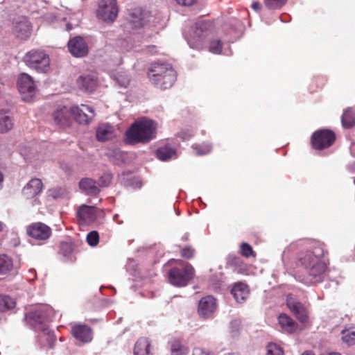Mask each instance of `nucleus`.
<instances>
[{"mask_svg":"<svg viewBox=\"0 0 355 355\" xmlns=\"http://www.w3.org/2000/svg\"><path fill=\"white\" fill-rule=\"evenodd\" d=\"M137 37H138L137 35H134L127 40H123L121 43V48L127 51L136 48L137 45H135L133 42H135Z\"/></svg>","mask_w":355,"mask_h":355,"instance_id":"nucleus-41","label":"nucleus"},{"mask_svg":"<svg viewBox=\"0 0 355 355\" xmlns=\"http://www.w3.org/2000/svg\"><path fill=\"white\" fill-rule=\"evenodd\" d=\"M320 254V248H315L314 252L306 250L298 254V262L306 270V275L300 279L303 283L312 285L323 281L327 266Z\"/></svg>","mask_w":355,"mask_h":355,"instance_id":"nucleus-1","label":"nucleus"},{"mask_svg":"<svg viewBox=\"0 0 355 355\" xmlns=\"http://www.w3.org/2000/svg\"><path fill=\"white\" fill-rule=\"evenodd\" d=\"M181 263V268L175 267L168 272V280L171 284L175 286L182 287L186 286L193 278L194 269L188 263Z\"/></svg>","mask_w":355,"mask_h":355,"instance_id":"nucleus-5","label":"nucleus"},{"mask_svg":"<svg viewBox=\"0 0 355 355\" xmlns=\"http://www.w3.org/2000/svg\"><path fill=\"white\" fill-rule=\"evenodd\" d=\"M350 153L355 157V142L352 143L350 146Z\"/></svg>","mask_w":355,"mask_h":355,"instance_id":"nucleus-50","label":"nucleus"},{"mask_svg":"<svg viewBox=\"0 0 355 355\" xmlns=\"http://www.w3.org/2000/svg\"><path fill=\"white\" fill-rule=\"evenodd\" d=\"M20 154L26 161H29L33 158V152L31 149H29L26 147H22L20 149Z\"/></svg>","mask_w":355,"mask_h":355,"instance_id":"nucleus-45","label":"nucleus"},{"mask_svg":"<svg viewBox=\"0 0 355 355\" xmlns=\"http://www.w3.org/2000/svg\"><path fill=\"white\" fill-rule=\"evenodd\" d=\"M109 157L115 164H120L121 163L125 162L126 155L121 150L116 149L112 152H110L109 153Z\"/></svg>","mask_w":355,"mask_h":355,"instance_id":"nucleus-35","label":"nucleus"},{"mask_svg":"<svg viewBox=\"0 0 355 355\" xmlns=\"http://www.w3.org/2000/svg\"><path fill=\"white\" fill-rule=\"evenodd\" d=\"M335 140V135L329 130H318L312 135L311 144L314 148L321 150L331 146Z\"/></svg>","mask_w":355,"mask_h":355,"instance_id":"nucleus-8","label":"nucleus"},{"mask_svg":"<svg viewBox=\"0 0 355 355\" xmlns=\"http://www.w3.org/2000/svg\"><path fill=\"white\" fill-rule=\"evenodd\" d=\"M73 25L71 23H68L67 24V31H71V29H73Z\"/></svg>","mask_w":355,"mask_h":355,"instance_id":"nucleus-53","label":"nucleus"},{"mask_svg":"<svg viewBox=\"0 0 355 355\" xmlns=\"http://www.w3.org/2000/svg\"><path fill=\"white\" fill-rule=\"evenodd\" d=\"M181 137H182L183 139H187L188 137L184 136L183 133L181 134Z\"/></svg>","mask_w":355,"mask_h":355,"instance_id":"nucleus-56","label":"nucleus"},{"mask_svg":"<svg viewBox=\"0 0 355 355\" xmlns=\"http://www.w3.org/2000/svg\"><path fill=\"white\" fill-rule=\"evenodd\" d=\"M17 88L24 101L32 100L36 93V84L33 78L26 73H22L19 76Z\"/></svg>","mask_w":355,"mask_h":355,"instance_id":"nucleus-6","label":"nucleus"},{"mask_svg":"<svg viewBox=\"0 0 355 355\" xmlns=\"http://www.w3.org/2000/svg\"><path fill=\"white\" fill-rule=\"evenodd\" d=\"M13 32L21 40H27L31 35L32 27L31 23L25 17H21L14 24Z\"/></svg>","mask_w":355,"mask_h":355,"instance_id":"nucleus-15","label":"nucleus"},{"mask_svg":"<svg viewBox=\"0 0 355 355\" xmlns=\"http://www.w3.org/2000/svg\"><path fill=\"white\" fill-rule=\"evenodd\" d=\"M27 233L36 240L45 241L50 237L51 230L49 227L44 223H35L28 226Z\"/></svg>","mask_w":355,"mask_h":355,"instance_id":"nucleus-12","label":"nucleus"},{"mask_svg":"<svg viewBox=\"0 0 355 355\" xmlns=\"http://www.w3.org/2000/svg\"><path fill=\"white\" fill-rule=\"evenodd\" d=\"M112 180V175L110 173H103L99 178L97 182L98 187H107Z\"/></svg>","mask_w":355,"mask_h":355,"instance_id":"nucleus-40","label":"nucleus"},{"mask_svg":"<svg viewBox=\"0 0 355 355\" xmlns=\"http://www.w3.org/2000/svg\"><path fill=\"white\" fill-rule=\"evenodd\" d=\"M12 268V261L5 254H0V275L6 274Z\"/></svg>","mask_w":355,"mask_h":355,"instance_id":"nucleus-31","label":"nucleus"},{"mask_svg":"<svg viewBox=\"0 0 355 355\" xmlns=\"http://www.w3.org/2000/svg\"><path fill=\"white\" fill-rule=\"evenodd\" d=\"M252 8L254 10L258 11V10H260V8H261V5H260V3H259V2H257V1H253V2L252 3Z\"/></svg>","mask_w":355,"mask_h":355,"instance_id":"nucleus-49","label":"nucleus"},{"mask_svg":"<svg viewBox=\"0 0 355 355\" xmlns=\"http://www.w3.org/2000/svg\"><path fill=\"white\" fill-rule=\"evenodd\" d=\"M278 321L282 331L284 332L291 334L297 330V323L286 314H280Z\"/></svg>","mask_w":355,"mask_h":355,"instance_id":"nucleus-26","label":"nucleus"},{"mask_svg":"<svg viewBox=\"0 0 355 355\" xmlns=\"http://www.w3.org/2000/svg\"><path fill=\"white\" fill-rule=\"evenodd\" d=\"M342 123L345 128H350L355 124V115L352 110H347L344 112Z\"/></svg>","mask_w":355,"mask_h":355,"instance_id":"nucleus-33","label":"nucleus"},{"mask_svg":"<svg viewBox=\"0 0 355 355\" xmlns=\"http://www.w3.org/2000/svg\"><path fill=\"white\" fill-rule=\"evenodd\" d=\"M68 49L72 55L76 58H82L88 53V45L85 40L80 36H76L68 42Z\"/></svg>","mask_w":355,"mask_h":355,"instance_id":"nucleus-10","label":"nucleus"},{"mask_svg":"<svg viewBox=\"0 0 355 355\" xmlns=\"http://www.w3.org/2000/svg\"><path fill=\"white\" fill-rule=\"evenodd\" d=\"M43 189V184L40 179H31L22 190L23 195L28 199L33 198L40 194Z\"/></svg>","mask_w":355,"mask_h":355,"instance_id":"nucleus-18","label":"nucleus"},{"mask_svg":"<svg viewBox=\"0 0 355 355\" xmlns=\"http://www.w3.org/2000/svg\"><path fill=\"white\" fill-rule=\"evenodd\" d=\"M94 111L92 107L81 104L72 106V116L80 124L89 123L94 117Z\"/></svg>","mask_w":355,"mask_h":355,"instance_id":"nucleus-9","label":"nucleus"},{"mask_svg":"<svg viewBox=\"0 0 355 355\" xmlns=\"http://www.w3.org/2000/svg\"><path fill=\"white\" fill-rule=\"evenodd\" d=\"M3 182V175L0 172V189L1 188V183Z\"/></svg>","mask_w":355,"mask_h":355,"instance_id":"nucleus-54","label":"nucleus"},{"mask_svg":"<svg viewBox=\"0 0 355 355\" xmlns=\"http://www.w3.org/2000/svg\"><path fill=\"white\" fill-rule=\"evenodd\" d=\"M342 340L349 346L355 345V331L343 330Z\"/></svg>","mask_w":355,"mask_h":355,"instance_id":"nucleus-34","label":"nucleus"},{"mask_svg":"<svg viewBox=\"0 0 355 355\" xmlns=\"http://www.w3.org/2000/svg\"><path fill=\"white\" fill-rule=\"evenodd\" d=\"M77 85L80 89L92 92L97 87V78L93 75L81 76L77 80Z\"/></svg>","mask_w":355,"mask_h":355,"instance_id":"nucleus-22","label":"nucleus"},{"mask_svg":"<svg viewBox=\"0 0 355 355\" xmlns=\"http://www.w3.org/2000/svg\"><path fill=\"white\" fill-rule=\"evenodd\" d=\"M302 355H315L314 353L311 351H305L304 352Z\"/></svg>","mask_w":355,"mask_h":355,"instance_id":"nucleus-52","label":"nucleus"},{"mask_svg":"<svg viewBox=\"0 0 355 355\" xmlns=\"http://www.w3.org/2000/svg\"><path fill=\"white\" fill-rule=\"evenodd\" d=\"M15 306V300L8 295H0V311H6Z\"/></svg>","mask_w":355,"mask_h":355,"instance_id":"nucleus-32","label":"nucleus"},{"mask_svg":"<svg viewBox=\"0 0 355 355\" xmlns=\"http://www.w3.org/2000/svg\"><path fill=\"white\" fill-rule=\"evenodd\" d=\"M193 149L196 151L197 155H203L209 153L211 150V146L209 144H202V145L195 144Z\"/></svg>","mask_w":355,"mask_h":355,"instance_id":"nucleus-37","label":"nucleus"},{"mask_svg":"<svg viewBox=\"0 0 355 355\" xmlns=\"http://www.w3.org/2000/svg\"><path fill=\"white\" fill-rule=\"evenodd\" d=\"M193 250L189 247L184 248L181 251V255L187 259H190L193 255Z\"/></svg>","mask_w":355,"mask_h":355,"instance_id":"nucleus-47","label":"nucleus"},{"mask_svg":"<svg viewBox=\"0 0 355 355\" xmlns=\"http://www.w3.org/2000/svg\"><path fill=\"white\" fill-rule=\"evenodd\" d=\"M198 0H176L177 3L180 5L184 6H190L197 2Z\"/></svg>","mask_w":355,"mask_h":355,"instance_id":"nucleus-48","label":"nucleus"},{"mask_svg":"<svg viewBox=\"0 0 355 355\" xmlns=\"http://www.w3.org/2000/svg\"><path fill=\"white\" fill-rule=\"evenodd\" d=\"M114 127L107 123L101 124L96 129V139L99 141H107L114 136Z\"/></svg>","mask_w":355,"mask_h":355,"instance_id":"nucleus-25","label":"nucleus"},{"mask_svg":"<svg viewBox=\"0 0 355 355\" xmlns=\"http://www.w3.org/2000/svg\"><path fill=\"white\" fill-rule=\"evenodd\" d=\"M193 355H214V354L205 348L196 347L193 351Z\"/></svg>","mask_w":355,"mask_h":355,"instance_id":"nucleus-46","label":"nucleus"},{"mask_svg":"<svg viewBox=\"0 0 355 355\" xmlns=\"http://www.w3.org/2000/svg\"><path fill=\"white\" fill-rule=\"evenodd\" d=\"M150 343L147 338H141L135 345L134 355H150Z\"/></svg>","mask_w":355,"mask_h":355,"instance_id":"nucleus-27","label":"nucleus"},{"mask_svg":"<svg viewBox=\"0 0 355 355\" xmlns=\"http://www.w3.org/2000/svg\"><path fill=\"white\" fill-rule=\"evenodd\" d=\"M286 304L291 311L302 322H306L308 313L306 307L293 296H287Z\"/></svg>","mask_w":355,"mask_h":355,"instance_id":"nucleus-13","label":"nucleus"},{"mask_svg":"<svg viewBox=\"0 0 355 355\" xmlns=\"http://www.w3.org/2000/svg\"><path fill=\"white\" fill-rule=\"evenodd\" d=\"M149 13L141 9H135L130 14L129 24L132 28H139L148 21Z\"/></svg>","mask_w":355,"mask_h":355,"instance_id":"nucleus-16","label":"nucleus"},{"mask_svg":"<svg viewBox=\"0 0 355 355\" xmlns=\"http://www.w3.org/2000/svg\"><path fill=\"white\" fill-rule=\"evenodd\" d=\"M241 252L242 255L245 257H249L253 254L252 247L246 243H242L241 246Z\"/></svg>","mask_w":355,"mask_h":355,"instance_id":"nucleus-44","label":"nucleus"},{"mask_svg":"<svg viewBox=\"0 0 355 355\" xmlns=\"http://www.w3.org/2000/svg\"><path fill=\"white\" fill-rule=\"evenodd\" d=\"M50 308L48 306H43L39 310L31 313V318L40 323H42L48 320L49 316Z\"/></svg>","mask_w":355,"mask_h":355,"instance_id":"nucleus-30","label":"nucleus"},{"mask_svg":"<svg viewBox=\"0 0 355 355\" xmlns=\"http://www.w3.org/2000/svg\"><path fill=\"white\" fill-rule=\"evenodd\" d=\"M14 127V119L8 110H0V134L10 132Z\"/></svg>","mask_w":355,"mask_h":355,"instance_id":"nucleus-23","label":"nucleus"},{"mask_svg":"<svg viewBox=\"0 0 355 355\" xmlns=\"http://www.w3.org/2000/svg\"><path fill=\"white\" fill-rule=\"evenodd\" d=\"M71 333L76 340L82 343H89L92 339V329L87 325H75L72 327Z\"/></svg>","mask_w":355,"mask_h":355,"instance_id":"nucleus-20","label":"nucleus"},{"mask_svg":"<svg viewBox=\"0 0 355 355\" xmlns=\"http://www.w3.org/2000/svg\"><path fill=\"white\" fill-rule=\"evenodd\" d=\"M189 353V349L182 345L179 340H173L171 342V355H187Z\"/></svg>","mask_w":355,"mask_h":355,"instance_id":"nucleus-29","label":"nucleus"},{"mask_svg":"<svg viewBox=\"0 0 355 355\" xmlns=\"http://www.w3.org/2000/svg\"><path fill=\"white\" fill-rule=\"evenodd\" d=\"M205 26V24L203 23L196 24L195 29L192 31V33L186 35V39L191 48L198 49L201 46V37Z\"/></svg>","mask_w":355,"mask_h":355,"instance_id":"nucleus-17","label":"nucleus"},{"mask_svg":"<svg viewBox=\"0 0 355 355\" xmlns=\"http://www.w3.org/2000/svg\"><path fill=\"white\" fill-rule=\"evenodd\" d=\"M157 124L144 117L136 121L126 131L125 141L129 144H146L155 137Z\"/></svg>","mask_w":355,"mask_h":355,"instance_id":"nucleus-2","label":"nucleus"},{"mask_svg":"<svg viewBox=\"0 0 355 355\" xmlns=\"http://www.w3.org/2000/svg\"><path fill=\"white\" fill-rule=\"evenodd\" d=\"M79 187L88 195L96 196L100 192L97 182L89 178H83L79 182Z\"/></svg>","mask_w":355,"mask_h":355,"instance_id":"nucleus-24","label":"nucleus"},{"mask_svg":"<svg viewBox=\"0 0 355 355\" xmlns=\"http://www.w3.org/2000/svg\"><path fill=\"white\" fill-rule=\"evenodd\" d=\"M231 293L237 303L242 304L248 297L250 290L245 284L236 282L232 286Z\"/></svg>","mask_w":355,"mask_h":355,"instance_id":"nucleus-19","label":"nucleus"},{"mask_svg":"<svg viewBox=\"0 0 355 355\" xmlns=\"http://www.w3.org/2000/svg\"><path fill=\"white\" fill-rule=\"evenodd\" d=\"M25 64L38 73H47L51 69L49 55L41 49H32L22 59Z\"/></svg>","mask_w":355,"mask_h":355,"instance_id":"nucleus-4","label":"nucleus"},{"mask_svg":"<svg viewBox=\"0 0 355 355\" xmlns=\"http://www.w3.org/2000/svg\"><path fill=\"white\" fill-rule=\"evenodd\" d=\"M52 116L53 121L57 125L60 127L68 126L72 121V107L59 106L53 112Z\"/></svg>","mask_w":355,"mask_h":355,"instance_id":"nucleus-11","label":"nucleus"},{"mask_svg":"<svg viewBox=\"0 0 355 355\" xmlns=\"http://www.w3.org/2000/svg\"><path fill=\"white\" fill-rule=\"evenodd\" d=\"M267 355H284V353L280 346L271 343L267 346Z\"/></svg>","mask_w":355,"mask_h":355,"instance_id":"nucleus-39","label":"nucleus"},{"mask_svg":"<svg viewBox=\"0 0 355 355\" xmlns=\"http://www.w3.org/2000/svg\"><path fill=\"white\" fill-rule=\"evenodd\" d=\"M287 0H264L266 6L271 10L281 8Z\"/></svg>","mask_w":355,"mask_h":355,"instance_id":"nucleus-38","label":"nucleus"},{"mask_svg":"<svg viewBox=\"0 0 355 355\" xmlns=\"http://www.w3.org/2000/svg\"><path fill=\"white\" fill-rule=\"evenodd\" d=\"M3 228V224L0 221V232L2 231Z\"/></svg>","mask_w":355,"mask_h":355,"instance_id":"nucleus-55","label":"nucleus"},{"mask_svg":"<svg viewBox=\"0 0 355 355\" xmlns=\"http://www.w3.org/2000/svg\"><path fill=\"white\" fill-rule=\"evenodd\" d=\"M148 78L157 87L166 89L172 87L176 80V72L168 64L155 63L149 69Z\"/></svg>","mask_w":355,"mask_h":355,"instance_id":"nucleus-3","label":"nucleus"},{"mask_svg":"<svg viewBox=\"0 0 355 355\" xmlns=\"http://www.w3.org/2000/svg\"><path fill=\"white\" fill-rule=\"evenodd\" d=\"M97 211L95 207L83 205L80 207L78 211V216L84 223H90L96 220Z\"/></svg>","mask_w":355,"mask_h":355,"instance_id":"nucleus-21","label":"nucleus"},{"mask_svg":"<svg viewBox=\"0 0 355 355\" xmlns=\"http://www.w3.org/2000/svg\"><path fill=\"white\" fill-rule=\"evenodd\" d=\"M157 156L162 161H168L175 157V150L170 146H165L157 150Z\"/></svg>","mask_w":355,"mask_h":355,"instance_id":"nucleus-28","label":"nucleus"},{"mask_svg":"<svg viewBox=\"0 0 355 355\" xmlns=\"http://www.w3.org/2000/svg\"><path fill=\"white\" fill-rule=\"evenodd\" d=\"M320 355H341V354L340 353H338V352H331L324 353V354H322Z\"/></svg>","mask_w":355,"mask_h":355,"instance_id":"nucleus-51","label":"nucleus"},{"mask_svg":"<svg viewBox=\"0 0 355 355\" xmlns=\"http://www.w3.org/2000/svg\"><path fill=\"white\" fill-rule=\"evenodd\" d=\"M114 80L122 87H126L130 83L128 76L123 72H118L114 76Z\"/></svg>","mask_w":355,"mask_h":355,"instance_id":"nucleus-36","label":"nucleus"},{"mask_svg":"<svg viewBox=\"0 0 355 355\" xmlns=\"http://www.w3.org/2000/svg\"><path fill=\"white\" fill-rule=\"evenodd\" d=\"M217 309L216 299L208 295L202 297L198 304V313L202 317L207 318L211 316Z\"/></svg>","mask_w":355,"mask_h":355,"instance_id":"nucleus-14","label":"nucleus"},{"mask_svg":"<svg viewBox=\"0 0 355 355\" xmlns=\"http://www.w3.org/2000/svg\"><path fill=\"white\" fill-rule=\"evenodd\" d=\"M209 50L212 53L219 54L222 50V43L220 40H212L209 46Z\"/></svg>","mask_w":355,"mask_h":355,"instance_id":"nucleus-42","label":"nucleus"},{"mask_svg":"<svg viewBox=\"0 0 355 355\" xmlns=\"http://www.w3.org/2000/svg\"><path fill=\"white\" fill-rule=\"evenodd\" d=\"M87 241L91 246H96L99 242V236L97 232H90L87 236Z\"/></svg>","mask_w":355,"mask_h":355,"instance_id":"nucleus-43","label":"nucleus"},{"mask_svg":"<svg viewBox=\"0 0 355 355\" xmlns=\"http://www.w3.org/2000/svg\"><path fill=\"white\" fill-rule=\"evenodd\" d=\"M116 0H99L96 11L97 17L104 21H113L118 15Z\"/></svg>","mask_w":355,"mask_h":355,"instance_id":"nucleus-7","label":"nucleus"}]
</instances>
